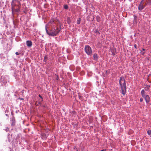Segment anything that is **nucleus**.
Wrapping results in <instances>:
<instances>
[{"instance_id":"1","label":"nucleus","mask_w":151,"mask_h":151,"mask_svg":"<svg viewBox=\"0 0 151 151\" xmlns=\"http://www.w3.org/2000/svg\"><path fill=\"white\" fill-rule=\"evenodd\" d=\"M47 25H48L47 24L45 26V30L47 34L50 36H56L60 30V29L58 27H53L51 30L49 32L47 30V28H48Z\"/></svg>"},{"instance_id":"2","label":"nucleus","mask_w":151,"mask_h":151,"mask_svg":"<svg viewBox=\"0 0 151 151\" xmlns=\"http://www.w3.org/2000/svg\"><path fill=\"white\" fill-rule=\"evenodd\" d=\"M119 84L121 89L122 93L124 95L126 91V84L124 78L123 77H120L119 80Z\"/></svg>"},{"instance_id":"3","label":"nucleus","mask_w":151,"mask_h":151,"mask_svg":"<svg viewBox=\"0 0 151 151\" xmlns=\"http://www.w3.org/2000/svg\"><path fill=\"white\" fill-rule=\"evenodd\" d=\"M12 9V10H15V7L17 6L18 8H20L21 3L18 0H13L11 2Z\"/></svg>"},{"instance_id":"4","label":"nucleus","mask_w":151,"mask_h":151,"mask_svg":"<svg viewBox=\"0 0 151 151\" xmlns=\"http://www.w3.org/2000/svg\"><path fill=\"white\" fill-rule=\"evenodd\" d=\"M85 51L88 55H91L92 53V51L91 48L89 45H86L85 47Z\"/></svg>"},{"instance_id":"5","label":"nucleus","mask_w":151,"mask_h":151,"mask_svg":"<svg viewBox=\"0 0 151 151\" xmlns=\"http://www.w3.org/2000/svg\"><path fill=\"white\" fill-rule=\"evenodd\" d=\"M143 0L141 1L138 6V9L139 10H142L145 7V6H144L143 5Z\"/></svg>"},{"instance_id":"6","label":"nucleus","mask_w":151,"mask_h":151,"mask_svg":"<svg viewBox=\"0 0 151 151\" xmlns=\"http://www.w3.org/2000/svg\"><path fill=\"white\" fill-rule=\"evenodd\" d=\"M26 44L28 47H30L32 46V42L30 41L27 40L26 42Z\"/></svg>"},{"instance_id":"7","label":"nucleus","mask_w":151,"mask_h":151,"mask_svg":"<svg viewBox=\"0 0 151 151\" xmlns=\"http://www.w3.org/2000/svg\"><path fill=\"white\" fill-rule=\"evenodd\" d=\"M144 98L145 99L146 103H148L149 102L150 98L148 95H146L145 96V98Z\"/></svg>"},{"instance_id":"8","label":"nucleus","mask_w":151,"mask_h":151,"mask_svg":"<svg viewBox=\"0 0 151 151\" xmlns=\"http://www.w3.org/2000/svg\"><path fill=\"white\" fill-rule=\"evenodd\" d=\"M11 122V126H14L15 125V120L14 118H12Z\"/></svg>"},{"instance_id":"9","label":"nucleus","mask_w":151,"mask_h":151,"mask_svg":"<svg viewBox=\"0 0 151 151\" xmlns=\"http://www.w3.org/2000/svg\"><path fill=\"white\" fill-rule=\"evenodd\" d=\"M145 90L148 91H149L150 88V85H145Z\"/></svg>"},{"instance_id":"10","label":"nucleus","mask_w":151,"mask_h":151,"mask_svg":"<svg viewBox=\"0 0 151 151\" xmlns=\"http://www.w3.org/2000/svg\"><path fill=\"white\" fill-rule=\"evenodd\" d=\"M141 94L142 96L144 98H145V96L146 95L145 94V91L144 89L142 90L141 91Z\"/></svg>"},{"instance_id":"11","label":"nucleus","mask_w":151,"mask_h":151,"mask_svg":"<svg viewBox=\"0 0 151 151\" xmlns=\"http://www.w3.org/2000/svg\"><path fill=\"white\" fill-rule=\"evenodd\" d=\"M93 58L95 60L97 59L98 58L97 55L96 53H95L93 55Z\"/></svg>"},{"instance_id":"12","label":"nucleus","mask_w":151,"mask_h":151,"mask_svg":"<svg viewBox=\"0 0 151 151\" xmlns=\"http://www.w3.org/2000/svg\"><path fill=\"white\" fill-rule=\"evenodd\" d=\"M81 21V19L80 18H79L77 19V24H80V23Z\"/></svg>"},{"instance_id":"13","label":"nucleus","mask_w":151,"mask_h":151,"mask_svg":"<svg viewBox=\"0 0 151 151\" xmlns=\"http://www.w3.org/2000/svg\"><path fill=\"white\" fill-rule=\"evenodd\" d=\"M147 133L148 135H150L151 134V131L150 130H149L147 131Z\"/></svg>"},{"instance_id":"14","label":"nucleus","mask_w":151,"mask_h":151,"mask_svg":"<svg viewBox=\"0 0 151 151\" xmlns=\"http://www.w3.org/2000/svg\"><path fill=\"white\" fill-rule=\"evenodd\" d=\"M47 56H45L44 57V62H45L46 63V61H45V59H47Z\"/></svg>"},{"instance_id":"15","label":"nucleus","mask_w":151,"mask_h":151,"mask_svg":"<svg viewBox=\"0 0 151 151\" xmlns=\"http://www.w3.org/2000/svg\"><path fill=\"white\" fill-rule=\"evenodd\" d=\"M39 96L41 98V101H43V99L42 97L40 94L39 95Z\"/></svg>"},{"instance_id":"16","label":"nucleus","mask_w":151,"mask_h":151,"mask_svg":"<svg viewBox=\"0 0 151 151\" xmlns=\"http://www.w3.org/2000/svg\"><path fill=\"white\" fill-rule=\"evenodd\" d=\"M68 6L67 5H65L64 7V8L65 9H67L68 8Z\"/></svg>"},{"instance_id":"17","label":"nucleus","mask_w":151,"mask_h":151,"mask_svg":"<svg viewBox=\"0 0 151 151\" xmlns=\"http://www.w3.org/2000/svg\"><path fill=\"white\" fill-rule=\"evenodd\" d=\"M67 22L68 23H69L70 22V20L68 18L67 20Z\"/></svg>"},{"instance_id":"18","label":"nucleus","mask_w":151,"mask_h":151,"mask_svg":"<svg viewBox=\"0 0 151 151\" xmlns=\"http://www.w3.org/2000/svg\"><path fill=\"white\" fill-rule=\"evenodd\" d=\"M20 8H18V9H15V10L17 12H18L19 11V9Z\"/></svg>"},{"instance_id":"19","label":"nucleus","mask_w":151,"mask_h":151,"mask_svg":"<svg viewBox=\"0 0 151 151\" xmlns=\"http://www.w3.org/2000/svg\"><path fill=\"white\" fill-rule=\"evenodd\" d=\"M54 22V21L52 20L51 21H50V22H49V24H50L51 23V24H52V23Z\"/></svg>"},{"instance_id":"20","label":"nucleus","mask_w":151,"mask_h":151,"mask_svg":"<svg viewBox=\"0 0 151 151\" xmlns=\"http://www.w3.org/2000/svg\"><path fill=\"white\" fill-rule=\"evenodd\" d=\"M143 99L142 98H141L140 99V101L141 102H142L143 101Z\"/></svg>"},{"instance_id":"21","label":"nucleus","mask_w":151,"mask_h":151,"mask_svg":"<svg viewBox=\"0 0 151 151\" xmlns=\"http://www.w3.org/2000/svg\"><path fill=\"white\" fill-rule=\"evenodd\" d=\"M141 54L142 55H144L145 53V52H142V51H141Z\"/></svg>"},{"instance_id":"22","label":"nucleus","mask_w":151,"mask_h":151,"mask_svg":"<svg viewBox=\"0 0 151 151\" xmlns=\"http://www.w3.org/2000/svg\"><path fill=\"white\" fill-rule=\"evenodd\" d=\"M151 76V75H149L148 76V79H147V80L148 81V82H149V79L150 78V77Z\"/></svg>"},{"instance_id":"23","label":"nucleus","mask_w":151,"mask_h":151,"mask_svg":"<svg viewBox=\"0 0 151 151\" xmlns=\"http://www.w3.org/2000/svg\"><path fill=\"white\" fill-rule=\"evenodd\" d=\"M134 48L136 49H137V45L136 44H135L134 45Z\"/></svg>"},{"instance_id":"24","label":"nucleus","mask_w":151,"mask_h":151,"mask_svg":"<svg viewBox=\"0 0 151 151\" xmlns=\"http://www.w3.org/2000/svg\"><path fill=\"white\" fill-rule=\"evenodd\" d=\"M19 99L20 100L23 99H22V98H19Z\"/></svg>"},{"instance_id":"25","label":"nucleus","mask_w":151,"mask_h":151,"mask_svg":"<svg viewBox=\"0 0 151 151\" xmlns=\"http://www.w3.org/2000/svg\"><path fill=\"white\" fill-rule=\"evenodd\" d=\"M9 129L8 128H7L6 129V131H7L9 130Z\"/></svg>"},{"instance_id":"26","label":"nucleus","mask_w":151,"mask_h":151,"mask_svg":"<svg viewBox=\"0 0 151 151\" xmlns=\"http://www.w3.org/2000/svg\"><path fill=\"white\" fill-rule=\"evenodd\" d=\"M17 55H19V53L18 52H16V53H15Z\"/></svg>"},{"instance_id":"27","label":"nucleus","mask_w":151,"mask_h":151,"mask_svg":"<svg viewBox=\"0 0 151 151\" xmlns=\"http://www.w3.org/2000/svg\"><path fill=\"white\" fill-rule=\"evenodd\" d=\"M101 151H106V150H101Z\"/></svg>"},{"instance_id":"28","label":"nucleus","mask_w":151,"mask_h":151,"mask_svg":"<svg viewBox=\"0 0 151 151\" xmlns=\"http://www.w3.org/2000/svg\"><path fill=\"white\" fill-rule=\"evenodd\" d=\"M142 50H143V51H145V49H142Z\"/></svg>"},{"instance_id":"29","label":"nucleus","mask_w":151,"mask_h":151,"mask_svg":"<svg viewBox=\"0 0 151 151\" xmlns=\"http://www.w3.org/2000/svg\"><path fill=\"white\" fill-rule=\"evenodd\" d=\"M47 59H45V61H46V62H47Z\"/></svg>"},{"instance_id":"30","label":"nucleus","mask_w":151,"mask_h":151,"mask_svg":"<svg viewBox=\"0 0 151 151\" xmlns=\"http://www.w3.org/2000/svg\"><path fill=\"white\" fill-rule=\"evenodd\" d=\"M98 17H99V18H100V17H98V16H97V18H98Z\"/></svg>"},{"instance_id":"31","label":"nucleus","mask_w":151,"mask_h":151,"mask_svg":"<svg viewBox=\"0 0 151 151\" xmlns=\"http://www.w3.org/2000/svg\"><path fill=\"white\" fill-rule=\"evenodd\" d=\"M134 17H136L134 15Z\"/></svg>"},{"instance_id":"32","label":"nucleus","mask_w":151,"mask_h":151,"mask_svg":"<svg viewBox=\"0 0 151 151\" xmlns=\"http://www.w3.org/2000/svg\"><path fill=\"white\" fill-rule=\"evenodd\" d=\"M6 116H7V114H6Z\"/></svg>"},{"instance_id":"33","label":"nucleus","mask_w":151,"mask_h":151,"mask_svg":"<svg viewBox=\"0 0 151 151\" xmlns=\"http://www.w3.org/2000/svg\"><path fill=\"white\" fill-rule=\"evenodd\" d=\"M46 0H45V1H46Z\"/></svg>"}]
</instances>
